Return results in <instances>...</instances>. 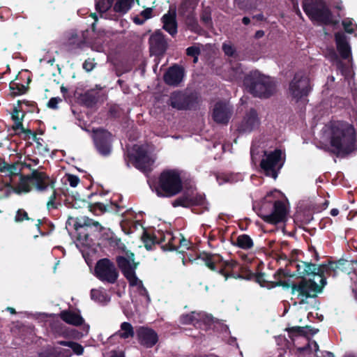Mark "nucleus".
Listing matches in <instances>:
<instances>
[{
    "label": "nucleus",
    "mask_w": 357,
    "mask_h": 357,
    "mask_svg": "<svg viewBox=\"0 0 357 357\" xmlns=\"http://www.w3.org/2000/svg\"><path fill=\"white\" fill-rule=\"evenodd\" d=\"M161 20L163 23L162 28L174 37L178 31L175 13L165 14Z\"/></svg>",
    "instance_id": "bb28decb"
},
{
    "label": "nucleus",
    "mask_w": 357,
    "mask_h": 357,
    "mask_svg": "<svg viewBox=\"0 0 357 357\" xmlns=\"http://www.w3.org/2000/svg\"><path fill=\"white\" fill-rule=\"evenodd\" d=\"M222 48L224 53L228 56H234V55L235 54L236 50L231 45L224 43L222 45Z\"/></svg>",
    "instance_id": "13d9d810"
},
{
    "label": "nucleus",
    "mask_w": 357,
    "mask_h": 357,
    "mask_svg": "<svg viewBox=\"0 0 357 357\" xmlns=\"http://www.w3.org/2000/svg\"><path fill=\"white\" fill-rule=\"evenodd\" d=\"M106 229L102 227L98 221L91 219V241L93 240H100L107 238Z\"/></svg>",
    "instance_id": "f704fd0d"
},
{
    "label": "nucleus",
    "mask_w": 357,
    "mask_h": 357,
    "mask_svg": "<svg viewBox=\"0 0 357 357\" xmlns=\"http://www.w3.org/2000/svg\"><path fill=\"white\" fill-rule=\"evenodd\" d=\"M135 0H117L113 6V10L120 15L126 14L132 7ZM137 4L139 1L136 0Z\"/></svg>",
    "instance_id": "473e14b6"
},
{
    "label": "nucleus",
    "mask_w": 357,
    "mask_h": 357,
    "mask_svg": "<svg viewBox=\"0 0 357 357\" xmlns=\"http://www.w3.org/2000/svg\"><path fill=\"white\" fill-rule=\"evenodd\" d=\"M142 241L144 243V246L147 250H152L153 245L155 244H160V238L155 235H151L147 232H144L142 236Z\"/></svg>",
    "instance_id": "79ce46f5"
},
{
    "label": "nucleus",
    "mask_w": 357,
    "mask_h": 357,
    "mask_svg": "<svg viewBox=\"0 0 357 357\" xmlns=\"http://www.w3.org/2000/svg\"><path fill=\"white\" fill-rule=\"evenodd\" d=\"M91 213L96 215H100L107 211V206L102 203L96 202L91 204Z\"/></svg>",
    "instance_id": "8fccbe9b"
},
{
    "label": "nucleus",
    "mask_w": 357,
    "mask_h": 357,
    "mask_svg": "<svg viewBox=\"0 0 357 357\" xmlns=\"http://www.w3.org/2000/svg\"><path fill=\"white\" fill-rule=\"evenodd\" d=\"M197 319L194 315V312L182 314L179 319L180 323L184 325L195 324V321Z\"/></svg>",
    "instance_id": "864d4df0"
},
{
    "label": "nucleus",
    "mask_w": 357,
    "mask_h": 357,
    "mask_svg": "<svg viewBox=\"0 0 357 357\" xmlns=\"http://www.w3.org/2000/svg\"><path fill=\"white\" fill-rule=\"evenodd\" d=\"M169 105L178 110L195 109L199 102V96L196 92L176 91L171 93Z\"/></svg>",
    "instance_id": "6e6552de"
},
{
    "label": "nucleus",
    "mask_w": 357,
    "mask_h": 357,
    "mask_svg": "<svg viewBox=\"0 0 357 357\" xmlns=\"http://www.w3.org/2000/svg\"><path fill=\"white\" fill-rule=\"evenodd\" d=\"M114 0H96V8L100 13L107 12L114 6Z\"/></svg>",
    "instance_id": "c03bdc74"
},
{
    "label": "nucleus",
    "mask_w": 357,
    "mask_h": 357,
    "mask_svg": "<svg viewBox=\"0 0 357 357\" xmlns=\"http://www.w3.org/2000/svg\"><path fill=\"white\" fill-rule=\"evenodd\" d=\"M29 220V218L28 216V213L22 208H20L17 211L16 214L15 215V222H21L24 220Z\"/></svg>",
    "instance_id": "5fc2aeb1"
},
{
    "label": "nucleus",
    "mask_w": 357,
    "mask_h": 357,
    "mask_svg": "<svg viewBox=\"0 0 357 357\" xmlns=\"http://www.w3.org/2000/svg\"><path fill=\"white\" fill-rule=\"evenodd\" d=\"M234 278H241L247 280H255L262 287H266L269 289L274 288V287H271V285L272 286L274 284V281H269L266 280L264 273H255L252 272L248 268V266L243 265L239 266L237 271V274L235 275Z\"/></svg>",
    "instance_id": "4468645a"
},
{
    "label": "nucleus",
    "mask_w": 357,
    "mask_h": 357,
    "mask_svg": "<svg viewBox=\"0 0 357 357\" xmlns=\"http://www.w3.org/2000/svg\"><path fill=\"white\" fill-rule=\"evenodd\" d=\"M60 102H61V99L60 98H52L49 100L47 106L51 109H57V105Z\"/></svg>",
    "instance_id": "e2e57ef3"
},
{
    "label": "nucleus",
    "mask_w": 357,
    "mask_h": 357,
    "mask_svg": "<svg viewBox=\"0 0 357 357\" xmlns=\"http://www.w3.org/2000/svg\"><path fill=\"white\" fill-rule=\"evenodd\" d=\"M15 123L13 126V129L15 131L16 135H24V137L30 138V136L32 135V132L30 130H25L23 127L22 121H14Z\"/></svg>",
    "instance_id": "49530a36"
},
{
    "label": "nucleus",
    "mask_w": 357,
    "mask_h": 357,
    "mask_svg": "<svg viewBox=\"0 0 357 357\" xmlns=\"http://www.w3.org/2000/svg\"><path fill=\"white\" fill-rule=\"evenodd\" d=\"M241 264L235 260L222 261L219 268L218 273L223 275L225 280L229 278H235Z\"/></svg>",
    "instance_id": "b1692460"
},
{
    "label": "nucleus",
    "mask_w": 357,
    "mask_h": 357,
    "mask_svg": "<svg viewBox=\"0 0 357 357\" xmlns=\"http://www.w3.org/2000/svg\"><path fill=\"white\" fill-rule=\"evenodd\" d=\"M89 196L86 197H82L78 192H75L72 194L71 195H68L66 201L69 204V206L75 208H82L88 206L87 199Z\"/></svg>",
    "instance_id": "2f4dec72"
},
{
    "label": "nucleus",
    "mask_w": 357,
    "mask_h": 357,
    "mask_svg": "<svg viewBox=\"0 0 357 357\" xmlns=\"http://www.w3.org/2000/svg\"><path fill=\"white\" fill-rule=\"evenodd\" d=\"M149 51L151 55L162 56L168 48V42L165 35L158 29L153 33L149 39Z\"/></svg>",
    "instance_id": "ddd939ff"
},
{
    "label": "nucleus",
    "mask_w": 357,
    "mask_h": 357,
    "mask_svg": "<svg viewBox=\"0 0 357 357\" xmlns=\"http://www.w3.org/2000/svg\"><path fill=\"white\" fill-rule=\"evenodd\" d=\"M91 299L99 303H106L108 301L107 294L98 289L91 290Z\"/></svg>",
    "instance_id": "de8ad7c7"
},
{
    "label": "nucleus",
    "mask_w": 357,
    "mask_h": 357,
    "mask_svg": "<svg viewBox=\"0 0 357 357\" xmlns=\"http://www.w3.org/2000/svg\"><path fill=\"white\" fill-rule=\"evenodd\" d=\"M260 124V120L255 109L251 108L239 123L237 130L239 133H249L257 129Z\"/></svg>",
    "instance_id": "a211bd4d"
},
{
    "label": "nucleus",
    "mask_w": 357,
    "mask_h": 357,
    "mask_svg": "<svg viewBox=\"0 0 357 357\" xmlns=\"http://www.w3.org/2000/svg\"><path fill=\"white\" fill-rule=\"evenodd\" d=\"M74 97L77 104L85 106L86 109L89 107V88L86 84L79 83L74 91Z\"/></svg>",
    "instance_id": "5701e85b"
},
{
    "label": "nucleus",
    "mask_w": 357,
    "mask_h": 357,
    "mask_svg": "<svg viewBox=\"0 0 357 357\" xmlns=\"http://www.w3.org/2000/svg\"><path fill=\"white\" fill-rule=\"evenodd\" d=\"M184 75V68L175 64L168 68L164 74L163 79L167 85L177 86L182 82Z\"/></svg>",
    "instance_id": "6ab92c4d"
},
{
    "label": "nucleus",
    "mask_w": 357,
    "mask_h": 357,
    "mask_svg": "<svg viewBox=\"0 0 357 357\" xmlns=\"http://www.w3.org/2000/svg\"><path fill=\"white\" fill-rule=\"evenodd\" d=\"M31 178L38 191H44L50 185L49 177L43 172L33 171Z\"/></svg>",
    "instance_id": "a878e982"
},
{
    "label": "nucleus",
    "mask_w": 357,
    "mask_h": 357,
    "mask_svg": "<svg viewBox=\"0 0 357 357\" xmlns=\"http://www.w3.org/2000/svg\"><path fill=\"white\" fill-rule=\"evenodd\" d=\"M153 8H146L143 10L140 13V16L143 17V19L146 21L152 17Z\"/></svg>",
    "instance_id": "680f3d73"
},
{
    "label": "nucleus",
    "mask_w": 357,
    "mask_h": 357,
    "mask_svg": "<svg viewBox=\"0 0 357 357\" xmlns=\"http://www.w3.org/2000/svg\"><path fill=\"white\" fill-rule=\"evenodd\" d=\"M133 165L143 173H149L154 161L151 159L146 149L142 146H137L135 154L132 155Z\"/></svg>",
    "instance_id": "2eb2a0df"
},
{
    "label": "nucleus",
    "mask_w": 357,
    "mask_h": 357,
    "mask_svg": "<svg viewBox=\"0 0 357 357\" xmlns=\"http://www.w3.org/2000/svg\"><path fill=\"white\" fill-rule=\"evenodd\" d=\"M330 131V144L337 155L344 156L357 149L356 132L352 124L335 121L331 123Z\"/></svg>",
    "instance_id": "f03ea898"
},
{
    "label": "nucleus",
    "mask_w": 357,
    "mask_h": 357,
    "mask_svg": "<svg viewBox=\"0 0 357 357\" xmlns=\"http://www.w3.org/2000/svg\"><path fill=\"white\" fill-rule=\"evenodd\" d=\"M188 28L192 32L197 33L200 30V26L195 17V13L189 15H183Z\"/></svg>",
    "instance_id": "a19ab883"
},
{
    "label": "nucleus",
    "mask_w": 357,
    "mask_h": 357,
    "mask_svg": "<svg viewBox=\"0 0 357 357\" xmlns=\"http://www.w3.org/2000/svg\"><path fill=\"white\" fill-rule=\"evenodd\" d=\"M89 37V33L87 29L79 33H72L71 36L68 39L69 44L82 49L87 46Z\"/></svg>",
    "instance_id": "c85d7f7f"
},
{
    "label": "nucleus",
    "mask_w": 357,
    "mask_h": 357,
    "mask_svg": "<svg viewBox=\"0 0 357 357\" xmlns=\"http://www.w3.org/2000/svg\"><path fill=\"white\" fill-rule=\"evenodd\" d=\"M287 214L284 203L281 200H276L274 202L272 213L261 215V218L268 224L278 225L287 220Z\"/></svg>",
    "instance_id": "dca6fc26"
},
{
    "label": "nucleus",
    "mask_w": 357,
    "mask_h": 357,
    "mask_svg": "<svg viewBox=\"0 0 357 357\" xmlns=\"http://www.w3.org/2000/svg\"><path fill=\"white\" fill-rule=\"evenodd\" d=\"M136 334L132 324L129 322L124 321L120 326V330L118 331L114 335H117L121 339L126 340L131 338Z\"/></svg>",
    "instance_id": "4c0bfd02"
},
{
    "label": "nucleus",
    "mask_w": 357,
    "mask_h": 357,
    "mask_svg": "<svg viewBox=\"0 0 357 357\" xmlns=\"http://www.w3.org/2000/svg\"><path fill=\"white\" fill-rule=\"evenodd\" d=\"M94 274L100 281L109 284L116 283L119 275L114 264L107 258H103L97 261Z\"/></svg>",
    "instance_id": "1a4fd4ad"
},
{
    "label": "nucleus",
    "mask_w": 357,
    "mask_h": 357,
    "mask_svg": "<svg viewBox=\"0 0 357 357\" xmlns=\"http://www.w3.org/2000/svg\"><path fill=\"white\" fill-rule=\"evenodd\" d=\"M67 180L68 182L69 183V185L73 188L76 187L79 183V177L72 174H69L68 176Z\"/></svg>",
    "instance_id": "052dcab7"
},
{
    "label": "nucleus",
    "mask_w": 357,
    "mask_h": 357,
    "mask_svg": "<svg viewBox=\"0 0 357 357\" xmlns=\"http://www.w3.org/2000/svg\"><path fill=\"white\" fill-rule=\"evenodd\" d=\"M290 276L289 272L282 268H279L273 275L275 280L274 284L271 287H282L284 289L291 288L292 295L297 294V298L299 299L300 304H306L309 298H315L319 294L323 291L324 287L327 284L326 278H322L317 284L312 279H306L303 278L298 282H291L290 279L283 280Z\"/></svg>",
    "instance_id": "f257e3e1"
},
{
    "label": "nucleus",
    "mask_w": 357,
    "mask_h": 357,
    "mask_svg": "<svg viewBox=\"0 0 357 357\" xmlns=\"http://www.w3.org/2000/svg\"><path fill=\"white\" fill-rule=\"evenodd\" d=\"M186 54L188 56L193 57L195 56H199L201 54V50L199 46L192 45L190 46L186 49Z\"/></svg>",
    "instance_id": "6e6d98bb"
},
{
    "label": "nucleus",
    "mask_w": 357,
    "mask_h": 357,
    "mask_svg": "<svg viewBox=\"0 0 357 357\" xmlns=\"http://www.w3.org/2000/svg\"><path fill=\"white\" fill-rule=\"evenodd\" d=\"M93 141L97 151L102 155H109L112 151V135L105 129H93Z\"/></svg>",
    "instance_id": "f8f14e48"
},
{
    "label": "nucleus",
    "mask_w": 357,
    "mask_h": 357,
    "mask_svg": "<svg viewBox=\"0 0 357 357\" xmlns=\"http://www.w3.org/2000/svg\"><path fill=\"white\" fill-rule=\"evenodd\" d=\"M231 116L230 108L222 102H218L213 108V119L221 124H227Z\"/></svg>",
    "instance_id": "aec40b11"
},
{
    "label": "nucleus",
    "mask_w": 357,
    "mask_h": 357,
    "mask_svg": "<svg viewBox=\"0 0 357 357\" xmlns=\"http://www.w3.org/2000/svg\"><path fill=\"white\" fill-rule=\"evenodd\" d=\"M58 344L68 347L67 349H64L63 351H58L59 354H62V356L60 357H70L72 354V351L77 355H80L83 353V347L76 342L72 341H60L58 342ZM40 357H52V355L45 356L44 354H42Z\"/></svg>",
    "instance_id": "393cba45"
},
{
    "label": "nucleus",
    "mask_w": 357,
    "mask_h": 357,
    "mask_svg": "<svg viewBox=\"0 0 357 357\" xmlns=\"http://www.w3.org/2000/svg\"><path fill=\"white\" fill-rule=\"evenodd\" d=\"M190 206H200L202 207L206 208V205L207 204V202L205 197L204 195L202 194H198L196 195H190Z\"/></svg>",
    "instance_id": "a18cd8bd"
},
{
    "label": "nucleus",
    "mask_w": 357,
    "mask_h": 357,
    "mask_svg": "<svg viewBox=\"0 0 357 357\" xmlns=\"http://www.w3.org/2000/svg\"><path fill=\"white\" fill-rule=\"evenodd\" d=\"M243 84L248 93L260 98H268L276 91L275 81L257 70L251 71L246 75Z\"/></svg>",
    "instance_id": "7ed1b4c3"
},
{
    "label": "nucleus",
    "mask_w": 357,
    "mask_h": 357,
    "mask_svg": "<svg viewBox=\"0 0 357 357\" xmlns=\"http://www.w3.org/2000/svg\"><path fill=\"white\" fill-rule=\"evenodd\" d=\"M302 8L312 21L332 24V13L324 0H303Z\"/></svg>",
    "instance_id": "39448f33"
},
{
    "label": "nucleus",
    "mask_w": 357,
    "mask_h": 357,
    "mask_svg": "<svg viewBox=\"0 0 357 357\" xmlns=\"http://www.w3.org/2000/svg\"><path fill=\"white\" fill-rule=\"evenodd\" d=\"M181 238H178V252L183 253L185 252V250H189L190 248V242L189 240L185 238L183 236L180 234Z\"/></svg>",
    "instance_id": "3c124183"
},
{
    "label": "nucleus",
    "mask_w": 357,
    "mask_h": 357,
    "mask_svg": "<svg viewBox=\"0 0 357 357\" xmlns=\"http://www.w3.org/2000/svg\"><path fill=\"white\" fill-rule=\"evenodd\" d=\"M183 190V182L179 172L176 169L162 171L158 178L155 192L160 197H172Z\"/></svg>",
    "instance_id": "20e7f679"
},
{
    "label": "nucleus",
    "mask_w": 357,
    "mask_h": 357,
    "mask_svg": "<svg viewBox=\"0 0 357 357\" xmlns=\"http://www.w3.org/2000/svg\"><path fill=\"white\" fill-rule=\"evenodd\" d=\"M336 47L342 59H348L351 56V48L347 40V36L342 32L335 33Z\"/></svg>",
    "instance_id": "412c9836"
},
{
    "label": "nucleus",
    "mask_w": 357,
    "mask_h": 357,
    "mask_svg": "<svg viewBox=\"0 0 357 357\" xmlns=\"http://www.w3.org/2000/svg\"><path fill=\"white\" fill-rule=\"evenodd\" d=\"M232 244L243 250H250L254 246V243L250 236L248 234H241Z\"/></svg>",
    "instance_id": "58836bf2"
},
{
    "label": "nucleus",
    "mask_w": 357,
    "mask_h": 357,
    "mask_svg": "<svg viewBox=\"0 0 357 357\" xmlns=\"http://www.w3.org/2000/svg\"><path fill=\"white\" fill-rule=\"evenodd\" d=\"M129 258H131L132 263L124 256H117L116 262L124 277L128 280L129 284L132 287L138 286L140 280L135 273V269L138 264L134 262L133 253H130Z\"/></svg>",
    "instance_id": "9b49d317"
},
{
    "label": "nucleus",
    "mask_w": 357,
    "mask_h": 357,
    "mask_svg": "<svg viewBox=\"0 0 357 357\" xmlns=\"http://www.w3.org/2000/svg\"><path fill=\"white\" fill-rule=\"evenodd\" d=\"M12 169H13L12 166H10L5 162L0 160V172H1L11 173Z\"/></svg>",
    "instance_id": "0e129e2a"
},
{
    "label": "nucleus",
    "mask_w": 357,
    "mask_h": 357,
    "mask_svg": "<svg viewBox=\"0 0 357 357\" xmlns=\"http://www.w3.org/2000/svg\"><path fill=\"white\" fill-rule=\"evenodd\" d=\"M342 26L347 33H353L354 32V29L353 28V23L351 20L349 19L343 20Z\"/></svg>",
    "instance_id": "bf43d9fd"
},
{
    "label": "nucleus",
    "mask_w": 357,
    "mask_h": 357,
    "mask_svg": "<svg viewBox=\"0 0 357 357\" xmlns=\"http://www.w3.org/2000/svg\"><path fill=\"white\" fill-rule=\"evenodd\" d=\"M12 119L13 121H22L24 119V114H20V112L15 107L12 113Z\"/></svg>",
    "instance_id": "69168bd1"
},
{
    "label": "nucleus",
    "mask_w": 357,
    "mask_h": 357,
    "mask_svg": "<svg viewBox=\"0 0 357 357\" xmlns=\"http://www.w3.org/2000/svg\"><path fill=\"white\" fill-rule=\"evenodd\" d=\"M190 194L185 192L181 196L174 200L172 204L175 208L178 206L183 208H190Z\"/></svg>",
    "instance_id": "37998d69"
},
{
    "label": "nucleus",
    "mask_w": 357,
    "mask_h": 357,
    "mask_svg": "<svg viewBox=\"0 0 357 357\" xmlns=\"http://www.w3.org/2000/svg\"><path fill=\"white\" fill-rule=\"evenodd\" d=\"M312 91L310 80L303 72H297L289 84V93L296 102L307 97Z\"/></svg>",
    "instance_id": "0eeeda50"
},
{
    "label": "nucleus",
    "mask_w": 357,
    "mask_h": 357,
    "mask_svg": "<svg viewBox=\"0 0 357 357\" xmlns=\"http://www.w3.org/2000/svg\"><path fill=\"white\" fill-rule=\"evenodd\" d=\"M78 126L84 130L89 131V125L84 121L82 120L80 118H77Z\"/></svg>",
    "instance_id": "338daca9"
},
{
    "label": "nucleus",
    "mask_w": 357,
    "mask_h": 357,
    "mask_svg": "<svg viewBox=\"0 0 357 357\" xmlns=\"http://www.w3.org/2000/svg\"><path fill=\"white\" fill-rule=\"evenodd\" d=\"M110 357H125V355L122 351H112Z\"/></svg>",
    "instance_id": "774afa93"
},
{
    "label": "nucleus",
    "mask_w": 357,
    "mask_h": 357,
    "mask_svg": "<svg viewBox=\"0 0 357 357\" xmlns=\"http://www.w3.org/2000/svg\"><path fill=\"white\" fill-rule=\"evenodd\" d=\"M337 269H340V267L337 262L329 261L328 264H322L319 265L318 272L317 273L321 279L326 278V275L329 276H335Z\"/></svg>",
    "instance_id": "c756f323"
},
{
    "label": "nucleus",
    "mask_w": 357,
    "mask_h": 357,
    "mask_svg": "<svg viewBox=\"0 0 357 357\" xmlns=\"http://www.w3.org/2000/svg\"><path fill=\"white\" fill-rule=\"evenodd\" d=\"M138 342L146 348H152L158 342V335L152 328L139 326L135 330Z\"/></svg>",
    "instance_id": "f3484780"
},
{
    "label": "nucleus",
    "mask_w": 357,
    "mask_h": 357,
    "mask_svg": "<svg viewBox=\"0 0 357 357\" xmlns=\"http://www.w3.org/2000/svg\"><path fill=\"white\" fill-rule=\"evenodd\" d=\"M106 99V96L105 93H98L94 92L93 90L91 89V109L93 107L94 105L97 103H102Z\"/></svg>",
    "instance_id": "09e8293b"
},
{
    "label": "nucleus",
    "mask_w": 357,
    "mask_h": 357,
    "mask_svg": "<svg viewBox=\"0 0 357 357\" xmlns=\"http://www.w3.org/2000/svg\"><path fill=\"white\" fill-rule=\"evenodd\" d=\"M200 19L205 25L212 24L211 12L210 8L206 7L203 9L200 15Z\"/></svg>",
    "instance_id": "603ef678"
},
{
    "label": "nucleus",
    "mask_w": 357,
    "mask_h": 357,
    "mask_svg": "<svg viewBox=\"0 0 357 357\" xmlns=\"http://www.w3.org/2000/svg\"><path fill=\"white\" fill-rule=\"evenodd\" d=\"M289 338L294 340L295 336L307 337L309 333L314 335L318 331L317 329L311 328L310 326H293L287 329Z\"/></svg>",
    "instance_id": "cd10ccee"
},
{
    "label": "nucleus",
    "mask_w": 357,
    "mask_h": 357,
    "mask_svg": "<svg viewBox=\"0 0 357 357\" xmlns=\"http://www.w3.org/2000/svg\"><path fill=\"white\" fill-rule=\"evenodd\" d=\"M197 259H201L211 271L218 273L219 271L218 265L221 264L222 261L221 256L206 252L200 253Z\"/></svg>",
    "instance_id": "4be33fe9"
},
{
    "label": "nucleus",
    "mask_w": 357,
    "mask_h": 357,
    "mask_svg": "<svg viewBox=\"0 0 357 357\" xmlns=\"http://www.w3.org/2000/svg\"><path fill=\"white\" fill-rule=\"evenodd\" d=\"M61 319L66 323L79 326L82 324V318L77 313L68 311H63L61 313Z\"/></svg>",
    "instance_id": "ea45409f"
},
{
    "label": "nucleus",
    "mask_w": 357,
    "mask_h": 357,
    "mask_svg": "<svg viewBox=\"0 0 357 357\" xmlns=\"http://www.w3.org/2000/svg\"><path fill=\"white\" fill-rule=\"evenodd\" d=\"M266 154V158L260 162V167L267 176L275 179L278 177V172L282 167L281 163L282 151L276 149L273 151Z\"/></svg>",
    "instance_id": "9d476101"
},
{
    "label": "nucleus",
    "mask_w": 357,
    "mask_h": 357,
    "mask_svg": "<svg viewBox=\"0 0 357 357\" xmlns=\"http://www.w3.org/2000/svg\"><path fill=\"white\" fill-rule=\"evenodd\" d=\"M33 185V182L31 177H21L13 186V191L18 195L27 193L31 191Z\"/></svg>",
    "instance_id": "72a5a7b5"
},
{
    "label": "nucleus",
    "mask_w": 357,
    "mask_h": 357,
    "mask_svg": "<svg viewBox=\"0 0 357 357\" xmlns=\"http://www.w3.org/2000/svg\"><path fill=\"white\" fill-rule=\"evenodd\" d=\"M74 228L76 233L75 245L82 253L86 264L89 265V218L88 217L77 218Z\"/></svg>",
    "instance_id": "423d86ee"
},
{
    "label": "nucleus",
    "mask_w": 357,
    "mask_h": 357,
    "mask_svg": "<svg viewBox=\"0 0 357 357\" xmlns=\"http://www.w3.org/2000/svg\"><path fill=\"white\" fill-rule=\"evenodd\" d=\"M137 291H138L139 294L141 296L146 297V299H147V301L150 302L151 298H150V296L149 295V292H148L147 289H146V287L144 286V284H143L142 281H139V285L137 287Z\"/></svg>",
    "instance_id": "4d7b16f0"
},
{
    "label": "nucleus",
    "mask_w": 357,
    "mask_h": 357,
    "mask_svg": "<svg viewBox=\"0 0 357 357\" xmlns=\"http://www.w3.org/2000/svg\"><path fill=\"white\" fill-rule=\"evenodd\" d=\"M168 240V243L162 246V248L164 250L168 251H177L178 250V238L173 236L171 232H167L166 234L161 233L160 237V241L161 243Z\"/></svg>",
    "instance_id": "7c9ffc66"
},
{
    "label": "nucleus",
    "mask_w": 357,
    "mask_h": 357,
    "mask_svg": "<svg viewBox=\"0 0 357 357\" xmlns=\"http://www.w3.org/2000/svg\"><path fill=\"white\" fill-rule=\"evenodd\" d=\"M298 272L305 276L317 275L319 266L312 262L301 261V264L297 265Z\"/></svg>",
    "instance_id": "c9c22d12"
},
{
    "label": "nucleus",
    "mask_w": 357,
    "mask_h": 357,
    "mask_svg": "<svg viewBox=\"0 0 357 357\" xmlns=\"http://www.w3.org/2000/svg\"><path fill=\"white\" fill-rule=\"evenodd\" d=\"M198 3L199 0H182L178 7V14L183 16L195 13Z\"/></svg>",
    "instance_id": "e433bc0d"
}]
</instances>
